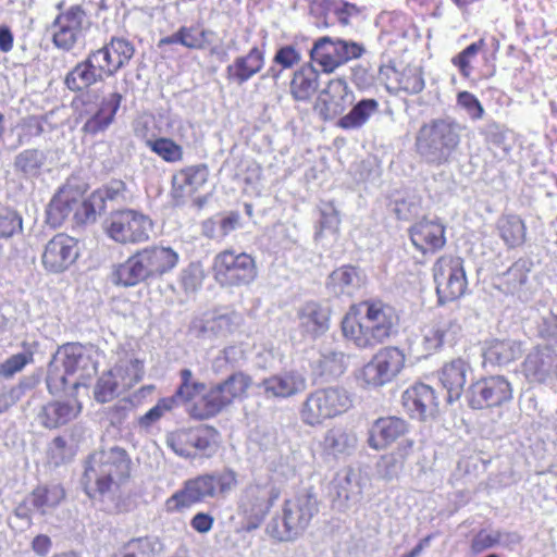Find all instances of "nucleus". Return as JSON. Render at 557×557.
<instances>
[{
  "label": "nucleus",
  "mask_w": 557,
  "mask_h": 557,
  "mask_svg": "<svg viewBox=\"0 0 557 557\" xmlns=\"http://www.w3.org/2000/svg\"><path fill=\"white\" fill-rule=\"evenodd\" d=\"M399 318L396 310L381 300L360 302L343 322V334L360 348L384 343L396 333Z\"/></svg>",
  "instance_id": "nucleus-1"
},
{
  "label": "nucleus",
  "mask_w": 557,
  "mask_h": 557,
  "mask_svg": "<svg viewBox=\"0 0 557 557\" xmlns=\"http://www.w3.org/2000/svg\"><path fill=\"white\" fill-rule=\"evenodd\" d=\"M100 352L94 346L69 343L60 347L49 363L47 386L51 394L86 385L96 372Z\"/></svg>",
  "instance_id": "nucleus-2"
},
{
  "label": "nucleus",
  "mask_w": 557,
  "mask_h": 557,
  "mask_svg": "<svg viewBox=\"0 0 557 557\" xmlns=\"http://www.w3.org/2000/svg\"><path fill=\"white\" fill-rule=\"evenodd\" d=\"M238 483L237 473L224 468L186 480L183 486L165 500L168 512H181L190 507L228 494Z\"/></svg>",
  "instance_id": "nucleus-3"
},
{
  "label": "nucleus",
  "mask_w": 557,
  "mask_h": 557,
  "mask_svg": "<svg viewBox=\"0 0 557 557\" xmlns=\"http://www.w3.org/2000/svg\"><path fill=\"white\" fill-rule=\"evenodd\" d=\"M318 512L317 495L311 490H302L284 500L281 510L268 523L267 532L277 541H294L304 534Z\"/></svg>",
  "instance_id": "nucleus-4"
},
{
  "label": "nucleus",
  "mask_w": 557,
  "mask_h": 557,
  "mask_svg": "<svg viewBox=\"0 0 557 557\" xmlns=\"http://www.w3.org/2000/svg\"><path fill=\"white\" fill-rule=\"evenodd\" d=\"M129 460L126 451L120 447L91 454L86 462L83 476L85 492L95 497L109 491L112 483L127 478Z\"/></svg>",
  "instance_id": "nucleus-5"
},
{
  "label": "nucleus",
  "mask_w": 557,
  "mask_h": 557,
  "mask_svg": "<svg viewBox=\"0 0 557 557\" xmlns=\"http://www.w3.org/2000/svg\"><path fill=\"white\" fill-rule=\"evenodd\" d=\"M460 143V125L448 119L434 120L418 132V153L431 164H443Z\"/></svg>",
  "instance_id": "nucleus-6"
},
{
  "label": "nucleus",
  "mask_w": 557,
  "mask_h": 557,
  "mask_svg": "<svg viewBox=\"0 0 557 557\" xmlns=\"http://www.w3.org/2000/svg\"><path fill=\"white\" fill-rule=\"evenodd\" d=\"M352 407V397L344 387L331 386L310 393L300 409L301 421L309 426L322 425Z\"/></svg>",
  "instance_id": "nucleus-7"
},
{
  "label": "nucleus",
  "mask_w": 557,
  "mask_h": 557,
  "mask_svg": "<svg viewBox=\"0 0 557 557\" xmlns=\"http://www.w3.org/2000/svg\"><path fill=\"white\" fill-rule=\"evenodd\" d=\"M213 274L220 285L238 287L251 284L258 271L256 261L250 255L226 249L214 257Z\"/></svg>",
  "instance_id": "nucleus-8"
},
{
  "label": "nucleus",
  "mask_w": 557,
  "mask_h": 557,
  "mask_svg": "<svg viewBox=\"0 0 557 557\" xmlns=\"http://www.w3.org/2000/svg\"><path fill=\"white\" fill-rule=\"evenodd\" d=\"M406 357L397 347L380 349L357 374L362 388L375 389L392 382L404 369Z\"/></svg>",
  "instance_id": "nucleus-9"
},
{
  "label": "nucleus",
  "mask_w": 557,
  "mask_h": 557,
  "mask_svg": "<svg viewBox=\"0 0 557 557\" xmlns=\"http://www.w3.org/2000/svg\"><path fill=\"white\" fill-rule=\"evenodd\" d=\"M250 385L251 377L244 372L232 374L202 397L200 405L195 406L193 416L199 419L215 416L235 399L243 398Z\"/></svg>",
  "instance_id": "nucleus-10"
},
{
  "label": "nucleus",
  "mask_w": 557,
  "mask_h": 557,
  "mask_svg": "<svg viewBox=\"0 0 557 557\" xmlns=\"http://www.w3.org/2000/svg\"><path fill=\"white\" fill-rule=\"evenodd\" d=\"M152 220L136 210H117L106 222L107 235L120 244H140L150 238Z\"/></svg>",
  "instance_id": "nucleus-11"
},
{
  "label": "nucleus",
  "mask_w": 557,
  "mask_h": 557,
  "mask_svg": "<svg viewBox=\"0 0 557 557\" xmlns=\"http://www.w3.org/2000/svg\"><path fill=\"white\" fill-rule=\"evenodd\" d=\"M144 374L143 363L138 359L125 357L103 373L95 387V398L99 403L111 401L120 393L133 387Z\"/></svg>",
  "instance_id": "nucleus-12"
},
{
  "label": "nucleus",
  "mask_w": 557,
  "mask_h": 557,
  "mask_svg": "<svg viewBox=\"0 0 557 557\" xmlns=\"http://www.w3.org/2000/svg\"><path fill=\"white\" fill-rule=\"evenodd\" d=\"M364 51L359 42L325 36L314 42L310 54L324 73H332L347 62L360 58Z\"/></svg>",
  "instance_id": "nucleus-13"
},
{
  "label": "nucleus",
  "mask_w": 557,
  "mask_h": 557,
  "mask_svg": "<svg viewBox=\"0 0 557 557\" xmlns=\"http://www.w3.org/2000/svg\"><path fill=\"white\" fill-rule=\"evenodd\" d=\"M436 294L441 304L460 298L467 289L463 261L459 257L442 256L433 265Z\"/></svg>",
  "instance_id": "nucleus-14"
},
{
  "label": "nucleus",
  "mask_w": 557,
  "mask_h": 557,
  "mask_svg": "<svg viewBox=\"0 0 557 557\" xmlns=\"http://www.w3.org/2000/svg\"><path fill=\"white\" fill-rule=\"evenodd\" d=\"M280 495V488L270 479L257 480L244 490L239 509L249 519L260 521L270 511Z\"/></svg>",
  "instance_id": "nucleus-15"
},
{
  "label": "nucleus",
  "mask_w": 557,
  "mask_h": 557,
  "mask_svg": "<svg viewBox=\"0 0 557 557\" xmlns=\"http://www.w3.org/2000/svg\"><path fill=\"white\" fill-rule=\"evenodd\" d=\"M512 398L510 382L502 375L482 379L470 386L469 405L473 409L500 406Z\"/></svg>",
  "instance_id": "nucleus-16"
},
{
  "label": "nucleus",
  "mask_w": 557,
  "mask_h": 557,
  "mask_svg": "<svg viewBox=\"0 0 557 557\" xmlns=\"http://www.w3.org/2000/svg\"><path fill=\"white\" fill-rule=\"evenodd\" d=\"M86 14L79 5H72L59 14L53 23L52 40L57 48L70 51L83 39Z\"/></svg>",
  "instance_id": "nucleus-17"
},
{
  "label": "nucleus",
  "mask_w": 557,
  "mask_h": 557,
  "mask_svg": "<svg viewBox=\"0 0 557 557\" xmlns=\"http://www.w3.org/2000/svg\"><path fill=\"white\" fill-rule=\"evenodd\" d=\"M78 243L75 238L60 233L54 235L45 246L41 262L52 273L67 270L78 258Z\"/></svg>",
  "instance_id": "nucleus-18"
},
{
  "label": "nucleus",
  "mask_w": 557,
  "mask_h": 557,
  "mask_svg": "<svg viewBox=\"0 0 557 557\" xmlns=\"http://www.w3.org/2000/svg\"><path fill=\"white\" fill-rule=\"evenodd\" d=\"M355 101L354 91L342 78L332 79L321 91L314 109L324 121L339 116Z\"/></svg>",
  "instance_id": "nucleus-19"
},
{
  "label": "nucleus",
  "mask_w": 557,
  "mask_h": 557,
  "mask_svg": "<svg viewBox=\"0 0 557 557\" xmlns=\"http://www.w3.org/2000/svg\"><path fill=\"white\" fill-rule=\"evenodd\" d=\"M149 280L156 278L143 249L137 250L124 262L112 267L111 282L114 285L131 287Z\"/></svg>",
  "instance_id": "nucleus-20"
},
{
  "label": "nucleus",
  "mask_w": 557,
  "mask_h": 557,
  "mask_svg": "<svg viewBox=\"0 0 557 557\" xmlns=\"http://www.w3.org/2000/svg\"><path fill=\"white\" fill-rule=\"evenodd\" d=\"M91 51L103 67L107 77H111L129 63L135 48L125 38L112 37L102 48Z\"/></svg>",
  "instance_id": "nucleus-21"
},
{
  "label": "nucleus",
  "mask_w": 557,
  "mask_h": 557,
  "mask_svg": "<svg viewBox=\"0 0 557 557\" xmlns=\"http://www.w3.org/2000/svg\"><path fill=\"white\" fill-rule=\"evenodd\" d=\"M264 63V51L255 46L246 54L237 55L225 67V78L231 85L243 86L261 72Z\"/></svg>",
  "instance_id": "nucleus-22"
},
{
  "label": "nucleus",
  "mask_w": 557,
  "mask_h": 557,
  "mask_svg": "<svg viewBox=\"0 0 557 557\" xmlns=\"http://www.w3.org/2000/svg\"><path fill=\"white\" fill-rule=\"evenodd\" d=\"M403 404L413 418L425 420L434 417L437 411V396L430 385L417 383L403 394Z\"/></svg>",
  "instance_id": "nucleus-23"
},
{
  "label": "nucleus",
  "mask_w": 557,
  "mask_h": 557,
  "mask_svg": "<svg viewBox=\"0 0 557 557\" xmlns=\"http://www.w3.org/2000/svg\"><path fill=\"white\" fill-rule=\"evenodd\" d=\"M102 211V207L94 199L91 194L87 199L77 200L59 196L52 199L49 212H58L65 219L73 212V220L78 224H86L96 221V216Z\"/></svg>",
  "instance_id": "nucleus-24"
},
{
  "label": "nucleus",
  "mask_w": 557,
  "mask_h": 557,
  "mask_svg": "<svg viewBox=\"0 0 557 557\" xmlns=\"http://www.w3.org/2000/svg\"><path fill=\"white\" fill-rule=\"evenodd\" d=\"M107 78L103 67L90 51L87 57L78 62L64 77V85L71 91L85 90Z\"/></svg>",
  "instance_id": "nucleus-25"
},
{
  "label": "nucleus",
  "mask_w": 557,
  "mask_h": 557,
  "mask_svg": "<svg viewBox=\"0 0 557 557\" xmlns=\"http://www.w3.org/2000/svg\"><path fill=\"white\" fill-rule=\"evenodd\" d=\"M556 354L548 346L530 351L522 364V372L531 383H548L555 379Z\"/></svg>",
  "instance_id": "nucleus-26"
},
{
  "label": "nucleus",
  "mask_w": 557,
  "mask_h": 557,
  "mask_svg": "<svg viewBox=\"0 0 557 557\" xmlns=\"http://www.w3.org/2000/svg\"><path fill=\"white\" fill-rule=\"evenodd\" d=\"M298 329L305 337L315 339L330 326V311L321 304L308 301L297 310Z\"/></svg>",
  "instance_id": "nucleus-27"
},
{
  "label": "nucleus",
  "mask_w": 557,
  "mask_h": 557,
  "mask_svg": "<svg viewBox=\"0 0 557 557\" xmlns=\"http://www.w3.org/2000/svg\"><path fill=\"white\" fill-rule=\"evenodd\" d=\"M259 387L263 389L267 397L288 398L304 392L307 380L298 371H283L263 379Z\"/></svg>",
  "instance_id": "nucleus-28"
},
{
  "label": "nucleus",
  "mask_w": 557,
  "mask_h": 557,
  "mask_svg": "<svg viewBox=\"0 0 557 557\" xmlns=\"http://www.w3.org/2000/svg\"><path fill=\"white\" fill-rule=\"evenodd\" d=\"M240 322V314L234 311L213 312L195 321L193 327L198 335L205 338L226 337L235 332Z\"/></svg>",
  "instance_id": "nucleus-29"
},
{
  "label": "nucleus",
  "mask_w": 557,
  "mask_h": 557,
  "mask_svg": "<svg viewBox=\"0 0 557 557\" xmlns=\"http://www.w3.org/2000/svg\"><path fill=\"white\" fill-rule=\"evenodd\" d=\"M410 239L421 252H434L446 243L445 227L436 220H421L410 227Z\"/></svg>",
  "instance_id": "nucleus-30"
},
{
  "label": "nucleus",
  "mask_w": 557,
  "mask_h": 557,
  "mask_svg": "<svg viewBox=\"0 0 557 557\" xmlns=\"http://www.w3.org/2000/svg\"><path fill=\"white\" fill-rule=\"evenodd\" d=\"M208 180L206 165H191L177 172L172 180V196L177 203L197 193Z\"/></svg>",
  "instance_id": "nucleus-31"
},
{
  "label": "nucleus",
  "mask_w": 557,
  "mask_h": 557,
  "mask_svg": "<svg viewBox=\"0 0 557 557\" xmlns=\"http://www.w3.org/2000/svg\"><path fill=\"white\" fill-rule=\"evenodd\" d=\"M366 284L363 272L352 265L335 269L327 277L326 288L334 296L352 297Z\"/></svg>",
  "instance_id": "nucleus-32"
},
{
  "label": "nucleus",
  "mask_w": 557,
  "mask_h": 557,
  "mask_svg": "<svg viewBox=\"0 0 557 557\" xmlns=\"http://www.w3.org/2000/svg\"><path fill=\"white\" fill-rule=\"evenodd\" d=\"M408 431L405 420L397 417H385L374 421L369 431L368 443L371 448L385 449Z\"/></svg>",
  "instance_id": "nucleus-33"
},
{
  "label": "nucleus",
  "mask_w": 557,
  "mask_h": 557,
  "mask_svg": "<svg viewBox=\"0 0 557 557\" xmlns=\"http://www.w3.org/2000/svg\"><path fill=\"white\" fill-rule=\"evenodd\" d=\"M122 99V94L116 90L104 96L97 111L84 123L83 131L90 135L106 131L113 123Z\"/></svg>",
  "instance_id": "nucleus-34"
},
{
  "label": "nucleus",
  "mask_w": 557,
  "mask_h": 557,
  "mask_svg": "<svg viewBox=\"0 0 557 557\" xmlns=\"http://www.w3.org/2000/svg\"><path fill=\"white\" fill-rule=\"evenodd\" d=\"M357 444L355 434L345 426L335 425L329 429L320 444L326 458H341L350 455Z\"/></svg>",
  "instance_id": "nucleus-35"
},
{
  "label": "nucleus",
  "mask_w": 557,
  "mask_h": 557,
  "mask_svg": "<svg viewBox=\"0 0 557 557\" xmlns=\"http://www.w3.org/2000/svg\"><path fill=\"white\" fill-rule=\"evenodd\" d=\"M522 354L521 344L512 339H491L482 348L483 364L505 366Z\"/></svg>",
  "instance_id": "nucleus-36"
},
{
  "label": "nucleus",
  "mask_w": 557,
  "mask_h": 557,
  "mask_svg": "<svg viewBox=\"0 0 557 557\" xmlns=\"http://www.w3.org/2000/svg\"><path fill=\"white\" fill-rule=\"evenodd\" d=\"M470 366L462 359L446 363L440 372V381L447 391V400L453 403L460 398L467 382Z\"/></svg>",
  "instance_id": "nucleus-37"
},
{
  "label": "nucleus",
  "mask_w": 557,
  "mask_h": 557,
  "mask_svg": "<svg viewBox=\"0 0 557 557\" xmlns=\"http://www.w3.org/2000/svg\"><path fill=\"white\" fill-rule=\"evenodd\" d=\"M79 412L81 405L74 398L66 401H52L41 408L38 420L44 426L53 429L75 419Z\"/></svg>",
  "instance_id": "nucleus-38"
},
{
  "label": "nucleus",
  "mask_w": 557,
  "mask_h": 557,
  "mask_svg": "<svg viewBox=\"0 0 557 557\" xmlns=\"http://www.w3.org/2000/svg\"><path fill=\"white\" fill-rule=\"evenodd\" d=\"M318 88V71L311 65H305L294 73L289 85V92L294 100L308 102L315 95Z\"/></svg>",
  "instance_id": "nucleus-39"
},
{
  "label": "nucleus",
  "mask_w": 557,
  "mask_h": 557,
  "mask_svg": "<svg viewBox=\"0 0 557 557\" xmlns=\"http://www.w3.org/2000/svg\"><path fill=\"white\" fill-rule=\"evenodd\" d=\"M379 107L375 99H361L354 104L347 114L338 119L336 126L345 131L359 129L379 111Z\"/></svg>",
  "instance_id": "nucleus-40"
},
{
  "label": "nucleus",
  "mask_w": 557,
  "mask_h": 557,
  "mask_svg": "<svg viewBox=\"0 0 557 557\" xmlns=\"http://www.w3.org/2000/svg\"><path fill=\"white\" fill-rule=\"evenodd\" d=\"M497 232L508 248H517L524 244L527 226L520 215L509 213L497 220Z\"/></svg>",
  "instance_id": "nucleus-41"
},
{
  "label": "nucleus",
  "mask_w": 557,
  "mask_h": 557,
  "mask_svg": "<svg viewBox=\"0 0 557 557\" xmlns=\"http://www.w3.org/2000/svg\"><path fill=\"white\" fill-rule=\"evenodd\" d=\"M143 251L154 278H159L172 271L180 260L178 253L171 247L153 245L143 248Z\"/></svg>",
  "instance_id": "nucleus-42"
},
{
  "label": "nucleus",
  "mask_w": 557,
  "mask_h": 557,
  "mask_svg": "<svg viewBox=\"0 0 557 557\" xmlns=\"http://www.w3.org/2000/svg\"><path fill=\"white\" fill-rule=\"evenodd\" d=\"M458 326L453 321L434 320L422 330V345L426 352L437 350L444 343L453 341Z\"/></svg>",
  "instance_id": "nucleus-43"
},
{
  "label": "nucleus",
  "mask_w": 557,
  "mask_h": 557,
  "mask_svg": "<svg viewBox=\"0 0 557 557\" xmlns=\"http://www.w3.org/2000/svg\"><path fill=\"white\" fill-rule=\"evenodd\" d=\"M218 450V433L205 426L190 428V460L212 457Z\"/></svg>",
  "instance_id": "nucleus-44"
},
{
  "label": "nucleus",
  "mask_w": 557,
  "mask_h": 557,
  "mask_svg": "<svg viewBox=\"0 0 557 557\" xmlns=\"http://www.w3.org/2000/svg\"><path fill=\"white\" fill-rule=\"evenodd\" d=\"M64 497V488L60 484H52L36 487L28 497V502L37 512L47 515L55 509Z\"/></svg>",
  "instance_id": "nucleus-45"
},
{
  "label": "nucleus",
  "mask_w": 557,
  "mask_h": 557,
  "mask_svg": "<svg viewBox=\"0 0 557 557\" xmlns=\"http://www.w3.org/2000/svg\"><path fill=\"white\" fill-rule=\"evenodd\" d=\"M47 154L37 148L24 149L14 158V169L26 178H35L41 174L46 165Z\"/></svg>",
  "instance_id": "nucleus-46"
},
{
  "label": "nucleus",
  "mask_w": 557,
  "mask_h": 557,
  "mask_svg": "<svg viewBox=\"0 0 557 557\" xmlns=\"http://www.w3.org/2000/svg\"><path fill=\"white\" fill-rule=\"evenodd\" d=\"M335 490L337 500L343 507L357 504L361 498L362 490L360 483L356 474L350 470L336 478Z\"/></svg>",
  "instance_id": "nucleus-47"
},
{
  "label": "nucleus",
  "mask_w": 557,
  "mask_h": 557,
  "mask_svg": "<svg viewBox=\"0 0 557 557\" xmlns=\"http://www.w3.org/2000/svg\"><path fill=\"white\" fill-rule=\"evenodd\" d=\"M162 550V543L156 536L131 540L122 550V557H154Z\"/></svg>",
  "instance_id": "nucleus-48"
},
{
  "label": "nucleus",
  "mask_w": 557,
  "mask_h": 557,
  "mask_svg": "<svg viewBox=\"0 0 557 557\" xmlns=\"http://www.w3.org/2000/svg\"><path fill=\"white\" fill-rule=\"evenodd\" d=\"M145 144L165 162L175 163L183 159V148L171 138L151 137Z\"/></svg>",
  "instance_id": "nucleus-49"
},
{
  "label": "nucleus",
  "mask_w": 557,
  "mask_h": 557,
  "mask_svg": "<svg viewBox=\"0 0 557 557\" xmlns=\"http://www.w3.org/2000/svg\"><path fill=\"white\" fill-rule=\"evenodd\" d=\"M481 53H485V41L480 39L466 47L451 59V63L459 70L465 78H469L473 72V60Z\"/></svg>",
  "instance_id": "nucleus-50"
},
{
  "label": "nucleus",
  "mask_w": 557,
  "mask_h": 557,
  "mask_svg": "<svg viewBox=\"0 0 557 557\" xmlns=\"http://www.w3.org/2000/svg\"><path fill=\"white\" fill-rule=\"evenodd\" d=\"M184 47L195 50H205L215 39V33L199 25L183 26Z\"/></svg>",
  "instance_id": "nucleus-51"
},
{
  "label": "nucleus",
  "mask_w": 557,
  "mask_h": 557,
  "mask_svg": "<svg viewBox=\"0 0 557 557\" xmlns=\"http://www.w3.org/2000/svg\"><path fill=\"white\" fill-rule=\"evenodd\" d=\"M181 384L175 394L170 398H174V405L193 400L196 396L205 391V384L197 382L193 377L189 369H183L180 373Z\"/></svg>",
  "instance_id": "nucleus-52"
},
{
  "label": "nucleus",
  "mask_w": 557,
  "mask_h": 557,
  "mask_svg": "<svg viewBox=\"0 0 557 557\" xmlns=\"http://www.w3.org/2000/svg\"><path fill=\"white\" fill-rule=\"evenodd\" d=\"M48 115H29L17 124V140L20 145L29 143L34 137L40 136L44 132V123Z\"/></svg>",
  "instance_id": "nucleus-53"
},
{
  "label": "nucleus",
  "mask_w": 557,
  "mask_h": 557,
  "mask_svg": "<svg viewBox=\"0 0 557 557\" xmlns=\"http://www.w3.org/2000/svg\"><path fill=\"white\" fill-rule=\"evenodd\" d=\"M92 194L94 199L100 203L102 210H104L107 201L123 203L128 199L126 185L122 181H112L104 188Z\"/></svg>",
  "instance_id": "nucleus-54"
},
{
  "label": "nucleus",
  "mask_w": 557,
  "mask_h": 557,
  "mask_svg": "<svg viewBox=\"0 0 557 557\" xmlns=\"http://www.w3.org/2000/svg\"><path fill=\"white\" fill-rule=\"evenodd\" d=\"M397 83L401 90L410 95L419 94L425 86L422 70L419 66H407L398 74Z\"/></svg>",
  "instance_id": "nucleus-55"
},
{
  "label": "nucleus",
  "mask_w": 557,
  "mask_h": 557,
  "mask_svg": "<svg viewBox=\"0 0 557 557\" xmlns=\"http://www.w3.org/2000/svg\"><path fill=\"white\" fill-rule=\"evenodd\" d=\"M165 444L176 456L190 460V429L168 433Z\"/></svg>",
  "instance_id": "nucleus-56"
},
{
  "label": "nucleus",
  "mask_w": 557,
  "mask_h": 557,
  "mask_svg": "<svg viewBox=\"0 0 557 557\" xmlns=\"http://www.w3.org/2000/svg\"><path fill=\"white\" fill-rule=\"evenodd\" d=\"M33 361L32 351H22L12 355L7 360L0 363V377L11 379L16 373L21 372L26 364Z\"/></svg>",
  "instance_id": "nucleus-57"
},
{
  "label": "nucleus",
  "mask_w": 557,
  "mask_h": 557,
  "mask_svg": "<svg viewBox=\"0 0 557 557\" xmlns=\"http://www.w3.org/2000/svg\"><path fill=\"white\" fill-rule=\"evenodd\" d=\"M174 407V398H161L151 409L138 419V423L141 428L149 429Z\"/></svg>",
  "instance_id": "nucleus-58"
},
{
  "label": "nucleus",
  "mask_w": 557,
  "mask_h": 557,
  "mask_svg": "<svg viewBox=\"0 0 557 557\" xmlns=\"http://www.w3.org/2000/svg\"><path fill=\"white\" fill-rule=\"evenodd\" d=\"M345 355L341 351H327L320 359L322 372L330 376H338L346 369Z\"/></svg>",
  "instance_id": "nucleus-59"
},
{
  "label": "nucleus",
  "mask_w": 557,
  "mask_h": 557,
  "mask_svg": "<svg viewBox=\"0 0 557 557\" xmlns=\"http://www.w3.org/2000/svg\"><path fill=\"white\" fill-rule=\"evenodd\" d=\"M457 103L472 120H481L484 115V108L479 99L469 91H460L457 96Z\"/></svg>",
  "instance_id": "nucleus-60"
},
{
  "label": "nucleus",
  "mask_w": 557,
  "mask_h": 557,
  "mask_svg": "<svg viewBox=\"0 0 557 557\" xmlns=\"http://www.w3.org/2000/svg\"><path fill=\"white\" fill-rule=\"evenodd\" d=\"M530 272V264L527 260H518L507 271V282L512 286L513 289L522 286L528 281V274Z\"/></svg>",
  "instance_id": "nucleus-61"
},
{
  "label": "nucleus",
  "mask_w": 557,
  "mask_h": 557,
  "mask_svg": "<svg viewBox=\"0 0 557 557\" xmlns=\"http://www.w3.org/2000/svg\"><path fill=\"white\" fill-rule=\"evenodd\" d=\"M244 358V350L238 346H228L224 348L220 356L213 361V370L221 372L224 364L235 366Z\"/></svg>",
  "instance_id": "nucleus-62"
},
{
  "label": "nucleus",
  "mask_w": 557,
  "mask_h": 557,
  "mask_svg": "<svg viewBox=\"0 0 557 557\" xmlns=\"http://www.w3.org/2000/svg\"><path fill=\"white\" fill-rule=\"evenodd\" d=\"M22 230V219L13 211H3L0 213V238L11 237Z\"/></svg>",
  "instance_id": "nucleus-63"
},
{
  "label": "nucleus",
  "mask_w": 557,
  "mask_h": 557,
  "mask_svg": "<svg viewBox=\"0 0 557 557\" xmlns=\"http://www.w3.org/2000/svg\"><path fill=\"white\" fill-rule=\"evenodd\" d=\"M537 333L547 342L557 343V315L550 311L542 315L537 323Z\"/></svg>",
  "instance_id": "nucleus-64"
}]
</instances>
